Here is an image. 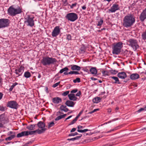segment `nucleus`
Masks as SVG:
<instances>
[{
    "mask_svg": "<svg viewBox=\"0 0 146 146\" xmlns=\"http://www.w3.org/2000/svg\"><path fill=\"white\" fill-rule=\"evenodd\" d=\"M68 97L70 100L76 101L77 98L75 96V94H70L68 95Z\"/></svg>",
    "mask_w": 146,
    "mask_h": 146,
    "instance_id": "18",
    "label": "nucleus"
},
{
    "mask_svg": "<svg viewBox=\"0 0 146 146\" xmlns=\"http://www.w3.org/2000/svg\"><path fill=\"white\" fill-rule=\"evenodd\" d=\"M38 127L39 128H45V124L43 122L40 121L37 124Z\"/></svg>",
    "mask_w": 146,
    "mask_h": 146,
    "instance_id": "20",
    "label": "nucleus"
},
{
    "mask_svg": "<svg viewBox=\"0 0 146 146\" xmlns=\"http://www.w3.org/2000/svg\"><path fill=\"white\" fill-rule=\"evenodd\" d=\"M112 146V145L110 143H108L107 144H106L104 145V146Z\"/></svg>",
    "mask_w": 146,
    "mask_h": 146,
    "instance_id": "64",
    "label": "nucleus"
},
{
    "mask_svg": "<svg viewBox=\"0 0 146 146\" xmlns=\"http://www.w3.org/2000/svg\"><path fill=\"white\" fill-rule=\"evenodd\" d=\"M6 109L5 107H4L3 106H0V111H4Z\"/></svg>",
    "mask_w": 146,
    "mask_h": 146,
    "instance_id": "41",
    "label": "nucleus"
},
{
    "mask_svg": "<svg viewBox=\"0 0 146 146\" xmlns=\"http://www.w3.org/2000/svg\"><path fill=\"white\" fill-rule=\"evenodd\" d=\"M11 140H12V139H11L10 138V136L7 138H6L5 139V140L7 141H8V140L10 141Z\"/></svg>",
    "mask_w": 146,
    "mask_h": 146,
    "instance_id": "59",
    "label": "nucleus"
},
{
    "mask_svg": "<svg viewBox=\"0 0 146 146\" xmlns=\"http://www.w3.org/2000/svg\"><path fill=\"white\" fill-rule=\"evenodd\" d=\"M82 9L83 10H85L86 9V5H84L82 7Z\"/></svg>",
    "mask_w": 146,
    "mask_h": 146,
    "instance_id": "60",
    "label": "nucleus"
},
{
    "mask_svg": "<svg viewBox=\"0 0 146 146\" xmlns=\"http://www.w3.org/2000/svg\"><path fill=\"white\" fill-rule=\"evenodd\" d=\"M63 3L65 5H66L67 4V0H62Z\"/></svg>",
    "mask_w": 146,
    "mask_h": 146,
    "instance_id": "53",
    "label": "nucleus"
},
{
    "mask_svg": "<svg viewBox=\"0 0 146 146\" xmlns=\"http://www.w3.org/2000/svg\"><path fill=\"white\" fill-rule=\"evenodd\" d=\"M67 37L66 39L68 40H71V36L70 35L68 34L66 35Z\"/></svg>",
    "mask_w": 146,
    "mask_h": 146,
    "instance_id": "45",
    "label": "nucleus"
},
{
    "mask_svg": "<svg viewBox=\"0 0 146 146\" xmlns=\"http://www.w3.org/2000/svg\"><path fill=\"white\" fill-rule=\"evenodd\" d=\"M69 93V91H66L64 92L62 94V95L64 96H66Z\"/></svg>",
    "mask_w": 146,
    "mask_h": 146,
    "instance_id": "49",
    "label": "nucleus"
},
{
    "mask_svg": "<svg viewBox=\"0 0 146 146\" xmlns=\"http://www.w3.org/2000/svg\"><path fill=\"white\" fill-rule=\"evenodd\" d=\"M62 101L61 99L58 97H55L52 99V102L55 104H58L62 102Z\"/></svg>",
    "mask_w": 146,
    "mask_h": 146,
    "instance_id": "14",
    "label": "nucleus"
},
{
    "mask_svg": "<svg viewBox=\"0 0 146 146\" xmlns=\"http://www.w3.org/2000/svg\"><path fill=\"white\" fill-rule=\"evenodd\" d=\"M101 100V98L99 97H96L92 100L93 102L95 103H98L100 102Z\"/></svg>",
    "mask_w": 146,
    "mask_h": 146,
    "instance_id": "25",
    "label": "nucleus"
},
{
    "mask_svg": "<svg viewBox=\"0 0 146 146\" xmlns=\"http://www.w3.org/2000/svg\"><path fill=\"white\" fill-rule=\"evenodd\" d=\"M91 74H92L96 75L97 73V70L96 67H92L90 70Z\"/></svg>",
    "mask_w": 146,
    "mask_h": 146,
    "instance_id": "22",
    "label": "nucleus"
},
{
    "mask_svg": "<svg viewBox=\"0 0 146 146\" xmlns=\"http://www.w3.org/2000/svg\"><path fill=\"white\" fill-rule=\"evenodd\" d=\"M117 129V128H115L114 129H111L109 131H108V132H107V133H110L112 131H113L115 130H116Z\"/></svg>",
    "mask_w": 146,
    "mask_h": 146,
    "instance_id": "55",
    "label": "nucleus"
},
{
    "mask_svg": "<svg viewBox=\"0 0 146 146\" xmlns=\"http://www.w3.org/2000/svg\"><path fill=\"white\" fill-rule=\"evenodd\" d=\"M72 117V115H70L66 118L64 120V121H66L67 120L69 119Z\"/></svg>",
    "mask_w": 146,
    "mask_h": 146,
    "instance_id": "63",
    "label": "nucleus"
},
{
    "mask_svg": "<svg viewBox=\"0 0 146 146\" xmlns=\"http://www.w3.org/2000/svg\"><path fill=\"white\" fill-rule=\"evenodd\" d=\"M139 75L137 73L133 74L130 76V78L132 80H135L138 79L139 78Z\"/></svg>",
    "mask_w": 146,
    "mask_h": 146,
    "instance_id": "19",
    "label": "nucleus"
},
{
    "mask_svg": "<svg viewBox=\"0 0 146 146\" xmlns=\"http://www.w3.org/2000/svg\"><path fill=\"white\" fill-rule=\"evenodd\" d=\"M127 42L128 45L132 48L134 51L136 50L139 47L138 41L135 39H130L127 41Z\"/></svg>",
    "mask_w": 146,
    "mask_h": 146,
    "instance_id": "5",
    "label": "nucleus"
},
{
    "mask_svg": "<svg viewBox=\"0 0 146 146\" xmlns=\"http://www.w3.org/2000/svg\"><path fill=\"white\" fill-rule=\"evenodd\" d=\"M65 104L68 106L73 107L75 103L74 102L68 100L66 102Z\"/></svg>",
    "mask_w": 146,
    "mask_h": 146,
    "instance_id": "16",
    "label": "nucleus"
},
{
    "mask_svg": "<svg viewBox=\"0 0 146 146\" xmlns=\"http://www.w3.org/2000/svg\"><path fill=\"white\" fill-rule=\"evenodd\" d=\"M117 76L119 78L122 79H125L127 76L126 73L124 72H121L118 73L117 74Z\"/></svg>",
    "mask_w": 146,
    "mask_h": 146,
    "instance_id": "15",
    "label": "nucleus"
},
{
    "mask_svg": "<svg viewBox=\"0 0 146 146\" xmlns=\"http://www.w3.org/2000/svg\"><path fill=\"white\" fill-rule=\"evenodd\" d=\"M28 131H22L21 133L17 134V137L18 138L21 137L22 136L28 135Z\"/></svg>",
    "mask_w": 146,
    "mask_h": 146,
    "instance_id": "17",
    "label": "nucleus"
},
{
    "mask_svg": "<svg viewBox=\"0 0 146 146\" xmlns=\"http://www.w3.org/2000/svg\"><path fill=\"white\" fill-rule=\"evenodd\" d=\"M123 44L122 42H121L114 43L112 48V54L116 55L119 54L121 52V48L123 47Z\"/></svg>",
    "mask_w": 146,
    "mask_h": 146,
    "instance_id": "3",
    "label": "nucleus"
},
{
    "mask_svg": "<svg viewBox=\"0 0 146 146\" xmlns=\"http://www.w3.org/2000/svg\"><path fill=\"white\" fill-rule=\"evenodd\" d=\"M31 74L30 72L27 71L25 72L24 76L27 78H29L31 76Z\"/></svg>",
    "mask_w": 146,
    "mask_h": 146,
    "instance_id": "30",
    "label": "nucleus"
},
{
    "mask_svg": "<svg viewBox=\"0 0 146 146\" xmlns=\"http://www.w3.org/2000/svg\"><path fill=\"white\" fill-rule=\"evenodd\" d=\"M71 69L72 70H76L79 71L81 69V67L77 65H70Z\"/></svg>",
    "mask_w": 146,
    "mask_h": 146,
    "instance_id": "21",
    "label": "nucleus"
},
{
    "mask_svg": "<svg viewBox=\"0 0 146 146\" xmlns=\"http://www.w3.org/2000/svg\"><path fill=\"white\" fill-rule=\"evenodd\" d=\"M24 67L21 66L17 69H16L15 70V73L18 75L17 77H18L21 75L24 71Z\"/></svg>",
    "mask_w": 146,
    "mask_h": 146,
    "instance_id": "13",
    "label": "nucleus"
},
{
    "mask_svg": "<svg viewBox=\"0 0 146 146\" xmlns=\"http://www.w3.org/2000/svg\"><path fill=\"white\" fill-rule=\"evenodd\" d=\"M77 5V3H75L73 4H72L71 5H70V8L71 9H73L74 7H75Z\"/></svg>",
    "mask_w": 146,
    "mask_h": 146,
    "instance_id": "48",
    "label": "nucleus"
},
{
    "mask_svg": "<svg viewBox=\"0 0 146 146\" xmlns=\"http://www.w3.org/2000/svg\"><path fill=\"white\" fill-rule=\"evenodd\" d=\"M57 61L55 58L48 56L44 57L41 60V63L44 66L54 64Z\"/></svg>",
    "mask_w": 146,
    "mask_h": 146,
    "instance_id": "2",
    "label": "nucleus"
},
{
    "mask_svg": "<svg viewBox=\"0 0 146 146\" xmlns=\"http://www.w3.org/2000/svg\"><path fill=\"white\" fill-rule=\"evenodd\" d=\"M8 14L10 16H14L19 14L22 12V9L18 7L17 8H14L13 5L11 6L8 9Z\"/></svg>",
    "mask_w": 146,
    "mask_h": 146,
    "instance_id": "4",
    "label": "nucleus"
},
{
    "mask_svg": "<svg viewBox=\"0 0 146 146\" xmlns=\"http://www.w3.org/2000/svg\"><path fill=\"white\" fill-rule=\"evenodd\" d=\"M75 71H71L68 72L69 74H75Z\"/></svg>",
    "mask_w": 146,
    "mask_h": 146,
    "instance_id": "58",
    "label": "nucleus"
},
{
    "mask_svg": "<svg viewBox=\"0 0 146 146\" xmlns=\"http://www.w3.org/2000/svg\"><path fill=\"white\" fill-rule=\"evenodd\" d=\"M36 124H31L27 126L26 128L29 130H33L35 129Z\"/></svg>",
    "mask_w": 146,
    "mask_h": 146,
    "instance_id": "27",
    "label": "nucleus"
},
{
    "mask_svg": "<svg viewBox=\"0 0 146 146\" xmlns=\"http://www.w3.org/2000/svg\"><path fill=\"white\" fill-rule=\"evenodd\" d=\"M68 70V68L67 67H65L62 69H61L59 71V73L60 74L64 72L67 71Z\"/></svg>",
    "mask_w": 146,
    "mask_h": 146,
    "instance_id": "34",
    "label": "nucleus"
},
{
    "mask_svg": "<svg viewBox=\"0 0 146 146\" xmlns=\"http://www.w3.org/2000/svg\"><path fill=\"white\" fill-rule=\"evenodd\" d=\"M103 23V20L102 19H100V21L98 22V23L97 24L98 26H100Z\"/></svg>",
    "mask_w": 146,
    "mask_h": 146,
    "instance_id": "35",
    "label": "nucleus"
},
{
    "mask_svg": "<svg viewBox=\"0 0 146 146\" xmlns=\"http://www.w3.org/2000/svg\"><path fill=\"white\" fill-rule=\"evenodd\" d=\"M146 111V108L145 107L144 108H141L139 109L137 111L138 113L142 111Z\"/></svg>",
    "mask_w": 146,
    "mask_h": 146,
    "instance_id": "43",
    "label": "nucleus"
},
{
    "mask_svg": "<svg viewBox=\"0 0 146 146\" xmlns=\"http://www.w3.org/2000/svg\"><path fill=\"white\" fill-rule=\"evenodd\" d=\"M76 130V129L75 128H73L70 131V132H74Z\"/></svg>",
    "mask_w": 146,
    "mask_h": 146,
    "instance_id": "56",
    "label": "nucleus"
},
{
    "mask_svg": "<svg viewBox=\"0 0 146 146\" xmlns=\"http://www.w3.org/2000/svg\"><path fill=\"white\" fill-rule=\"evenodd\" d=\"M66 18L68 21L74 22L78 19V15L74 13H71L67 14L66 16Z\"/></svg>",
    "mask_w": 146,
    "mask_h": 146,
    "instance_id": "8",
    "label": "nucleus"
},
{
    "mask_svg": "<svg viewBox=\"0 0 146 146\" xmlns=\"http://www.w3.org/2000/svg\"><path fill=\"white\" fill-rule=\"evenodd\" d=\"M18 104L15 101L12 100L8 102L7 106L15 109L18 108Z\"/></svg>",
    "mask_w": 146,
    "mask_h": 146,
    "instance_id": "10",
    "label": "nucleus"
},
{
    "mask_svg": "<svg viewBox=\"0 0 146 146\" xmlns=\"http://www.w3.org/2000/svg\"><path fill=\"white\" fill-rule=\"evenodd\" d=\"M10 23V21L6 19H0V29L7 27Z\"/></svg>",
    "mask_w": 146,
    "mask_h": 146,
    "instance_id": "9",
    "label": "nucleus"
},
{
    "mask_svg": "<svg viewBox=\"0 0 146 146\" xmlns=\"http://www.w3.org/2000/svg\"><path fill=\"white\" fill-rule=\"evenodd\" d=\"M3 95V94L1 92H0V100L2 98Z\"/></svg>",
    "mask_w": 146,
    "mask_h": 146,
    "instance_id": "62",
    "label": "nucleus"
},
{
    "mask_svg": "<svg viewBox=\"0 0 146 146\" xmlns=\"http://www.w3.org/2000/svg\"><path fill=\"white\" fill-rule=\"evenodd\" d=\"M84 111L83 110H82L79 113L78 115L76 117L77 119L79 118V117L82 114V113H83Z\"/></svg>",
    "mask_w": 146,
    "mask_h": 146,
    "instance_id": "46",
    "label": "nucleus"
},
{
    "mask_svg": "<svg viewBox=\"0 0 146 146\" xmlns=\"http://www.w3.org/2000/svg\"><path fill=\"white\" fill-rule=\"evenodd\" d=\"M85 48L84 46H81L80 48V52L81 53L83 54L85 52Z\"/></svg>",
    "mask_w": 146,
    "mask_h": 146,
    "instance_id": "32",
    "label": "nucleus"
},
{
    "mask_svg": "<svg viewBox=\"0 0 146 146\" xmlns=\"http://www.w3.org/2000/svg\"><path fill=\"white\" fill-rule=\"evenodd\" d=\"M82 135L80 134V135L79 136H76L74 138H70V139H67V140L68 141H74L76 140H78L82 136Z\"/></svg>",
    "mask_w": 146,
    "mask_h": 146,
    "instance_id": "28",
    "label": "nucleus"
},
{
    "mask_svg": "<svg viewBox=\"0 0 146 146\" xmlns=\"http://www.w3.org/2000/svg\"><path fill=\"white\" fill-rule=\"evenodd\" d=\"M120 9L119 5L117 3H115L108 10L111 13H114L117 10Z\"/></svg>",
    "mask_w": 146,
    "mask_h": 146,
    "instance_id": "12",
    "label": "nucleus"
},
{
    "mask_svg": "<svg viewBox=\"0 0 146 146\" xmlns=\"http://www.w3.org/2000/svg\"><path fill=\"white\" fill-rule=\"evenodd\" d=\"M15 137V134H13V135H11L10 137L11 138V139H13Z\"/></svg>",
    "mask_w": 146,
    "mask_h": 146,
    "instance_id": "57",
    "label": "nucleus"
},
{
    "mask_svg": "<svg viewBox=\"0 0 146 146\" xmlns=\"http://www.w3.org/2000/svg\"><path fill=\"white\" fill-rule=\"evenodd\" d=\"M54 125V123L53 122H52L49 123H48V129L50 128V127H52Z\"/></svg>",
    "mask_w": 146,
    "mask_h": 146,
    "instance_id": "39",
    "label": "nucleus"
},
{
    "mask_svg": "<svg viewBox=\"0 0 146 146\" xmlns=\"http://www.w3.org/2000/svg\"><path fill=\"white\" fill-rule=\"evenodd\" d=\"M60 83V82H57V83L55 84H53L52 85V87L53 88L56 87Z\"/></svg>",
    "mask_w": 146,
    "mask_h": 146,
    "instance_id": "50",
    "label": "nucleus"
},
{
    "mask_svg": "<svg viewBox=\"0 0 146 146\" xmlns=\"http://www.w3.org/2000/svg\"><path fill=\"white\" fill-rule=\"evenodd\" d=\"M73 82L74 83H76L77 82H80V79L79 78H77L76 79L73 80Z\"/></svg>",
    "mask_w": 146,
    "mask_h": 146,
    "instance_id": "40",
    "label": "nucleus"
},
{
    "mask_svg": "<svg viewBox=\"0 0 146 146\" xmlns=\"http://www.w3.org/2000/svg\"><path fill=\"white\" fill-rule=\"evenodd\" d=\"M67 115V114H64L62 115H60L56 117L55 119V121L58 120L62 118L65 117Z\"/></svg>",
    "mask_w": 146,
    "mask_h": 146,
    "instance_id": "29",
    "label": "nucleus"
},
{
    "mask_svg": "<svg viewBox=\"0 0 146 146\" xmlns=\"http://www.w3.org/2000/svg\"><path fill=\"white\" fill-rule=\"evenodd\" d=\"M81 94V91H79L76 94V96H79Z\"/></svg>",
    "mask_w": 146,
    "mask_h": 146,
    "instance_id": "54",
    "label": "nucleus"
},
{
    "mask_svg": "<svg viewBox=\"0 0 146 146\" xmlns=\"http://www.w3.org/2000/svg\"><path fill=\"white\" fill-rule=\"evenodd\" d=\"M111 73L113 74H116L117 72L118 71H116L115 70H111L110 71Z\"/></svg>",
    "mask_w": 146,
    "mask_h": 146,
    "instance_id": "44",
    "label": "nucleus"
},
{
    "mask_svg": "<svg viewBox=\"0 0 146 146\" xmlns=\"http://www.w3.org/2000/svg\"><path fill=\"white\" fill-rule=\"evenodd\" d=\"M60 30L59 26H56L55 27L52 33V35L53 37H56L60 33Z\"/></svg>",
    "mask_w": 146,
    "mask_h": 146,
    "instance_id": "11",
    "label": "nucleus"
},
{
    "mask_svg": "<svg viewBox=\"0 0 146 146\" xmlns=\"http://www.w3.org/2000/svg\"><path fill=\"white\" fill-rule=\"evenodd\" d=\"M135 22L134 16L130 14L125 16L123 20V25L125 27L129 28Z\"/></svg>",
    "mask_w": 146,
    "mask_h": 146,
    "instance_id": "1",
    "label": "nucleus"
},
{
    "mask_svg": "<svg viewBox=\"0 0 146 146\" xmlns=\"http://www.w3.org/2000/svg\"><path fill=\"white\" fill-rule=\"evenodd\" d=\"M77 120V119L75 117L72 121L70 122V124L69 125H70L74 124L76 121Z\"/></svg>",
    "mask_w": 146,
    "mask_h": 146,
    "instance_id": "42",
    "label": "nucleus"
},
{
    "mask_svg": "<svg viewBox=\"0 0 146 146\" xmlns=\"http://www.w3.org/2000/svg\"><path fill=\"white\" fill-rule=\"evenodd\" d=\"M110 77L115 81L114 82H113V83L117 84H120L121 83V82H120L119 80V79L117 77L115 76H112Z\"/></svg>",
    "mask_w": 146,
    "mask_h": 146,
    "instance_id": "24",
    "label": "nucleus"
},
{
    "mask_svg": "<svg viewBox=\"0 0 146 146\" xmlns=\"http://www.w3.org/2000/svg\"><path fill=\"white\" fill-rule=\"evenodd\" d=\"M90 130L88 129H85L83 130L82 129H78L77 131L80 133H83L87 131H90Z\"/></svg>",
    "mask_w": 146,
    "mask_h": 146,
    "instance_id": "36",
    "label": "nucleus"
},
{
    "mask_svg": "<svg viewBox=\"0 0 146 146\" xmlns=\"http://www.w3.org/2000/svg\"><path fill=\"white\" fill-rule=\"evenodd\" d=\"M61 110L65 112H66L69 110L68 109L66 108V106L64 105H62L60 108Z\"/></svg>",
    "mask_w": 146,
    "mask_h": 146,
    "instance_id": "23",
    "label": "nucleus"
},
{
    "mask_svg": "<svg viewBox=\"0 0 146 146\" xmlns=\"http://www.w3.org/2000/svg\"><path fill=\"white\" fill-rule=\"evenodd\" d=\"M9 122V120L5 113H4L0 115V128L3 127L4 125Z\"/></svg>",
    "mask_w": 146,
    "mask_h": 146,
    "instance_id": "7",
    "label": "nucleus"
},
{
    "mask_svg": "<svg viewBox=\"0 0 146 146\" xmlns=\"http://www.w3.org/2000/svg\"><path fill=\"white\" fill-rule=\"evenodd\" d=\"M28 131V135H34L35 134V133L36 132V130L33 131Z\"/></svg>",
    "mask_w": 146,
    "mask_h": 146,
    "instance_id": "37",
    "label": "nucleus"
},
{
    "mask_svg": "<svg viewBox=\"0 0 146 146\" xmlns=\"http://www.w3.org/2000/svg\"><path fill=\"white\" fill-rule=\"evenodd\" d=\"M78 133L77 132H75L74 133H70L68 135V136H74L78 135Z\"/></svg>",
    "mask_w": 146,
    "mask_h": 146,
    "instance_id": "47",
    "label": "nucleus"
},
{
    "mask_svg": "<svg viewBox=\"0 0 146 146\" xmlns=\"http://www.w3.org/2000/svg\"><path fill=\"white\" fill-rule=\"evenodd\" d=\"M102 73L103 75L104 76L109 75V72L108 71L106 70L103 71L102 72Z\"/></svg>",
    "mask_w": 146,
    "mask_h": 146,
    "instance_id": "38",
    "label": "nucleus"
},
{
    "mask_svg": "<svg viewBox=\"0 0 146 146\" xmlns=\"http://www.w3.org/2000/svg\"><path fill=\"white\" fill-rule=\"evenodd\" d=\"M32 143V142L31 141H29L26 143H25V144L24 145H23V146H28L29 145V144H31Z\"/></svg>",
    "mask_w": 146,
    "mask_h": 146,
    "instance_id": "52",
    "label": "nucleus"
},
{
    "mask_svg": "<svg viewBox=\"0 0 146 146\" xmlns=\"http://www.w3.org/2000/svg\"><path fill=\"white\" fill-rule=\"evenodd\" d=\"M78 89H74V90H72L70 92L72 93H75L77 92L78 91Z\"/></svg>",
    "mask_w": 146,
    "mask_h": 146,
    "instance_id": "51",
    "label": "nucleus"
},
{
    "mask_svg": "<svg viewBox=\"0 0 146 146\" xmlns=\"http://www.w3.org/2000/svg\"><path fill=\"white\" fill-rule=\"evenodd\" d=\"M18 84V83L16 82H15L13 83V85L11 86L10 88L9 89V91H12L14 88L15 86L16 85Z\"/></svg>",
    "mask_w": 146,
    "mask_h": 146,
    "instance_id": "33",
    "label": "nucleus"
},
{
    "mask_svg": "<svg viewBox=\"0 0 146 146\" xmlns=\"http://www.w3.org/2000/svg\"><path fill=\"white\" fill-rule=\"evenodd\" d=\"M41 129H38L36 130V132H37L38 134H39L44 133L46 130V129L45 128H42Z\"/></svg>",
    "mask_w": 146,
    "mask_h": 146,
    "instance_id": "26",
    "label": "nucleus"
},
{
    "mask_svg": "<svg viewBox=\"0 0 146 146\" xmlns=\"http://www.w3.org/2000/svg\"><path fill=\"white\" fill-rule=\"evenodd\" d=\"M142 39L144 40H146V30L143 32L141 35Z\"/></svg>",
    "mask_w": 146,
    "mask_h": 146,
    "instance_id": "31",
    "label": "nucleus"
},
{
    "mask_svg": "<svg viewBox=\"0 0 146 146\" xmlns=\"http://www.w3.org/2000/svg\"><path fill=\"white\" fill-rule=\"evenodd\" d=\"M77 128H78V129H80L83 128V127L82 126L79 125H78V126Z\"/></svg>",
    "mask_w": 146,
    "mask_h": 146,
    "instance_id": "61",
    "label": "nucleus"
},
{
    "mask_svg": "<svg viewBox=\"0 0 146 146\" xmlns=\"http://www.w3.org/2000/svg\"><path fill=\"white\" fill-rule=\"evenodd\" d=\"M34 17L33 16H31L28 15L25 18V21H24L25 23L27 26H29L30 27H33L35 25L34 21Z\"/></svg>",
    "mask_w": 146,
    "mask_h": 146,
    "instance_id": "6",
    "label": "nucleus"
}]
</instances>
